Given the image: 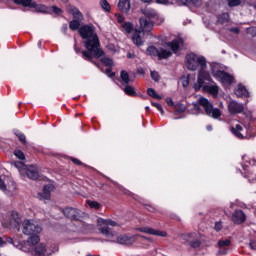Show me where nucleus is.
<instances>
[{"label": "nucleus", "instance_id": "nucleus-23", "mask_svg": "<svg viewBox=\"0 0 256 256\" xmlns=\"http://www.w3.org/2000/svg\"><path fill=\"white\" fill-rule=\"evenodd\" d=\"M234 93L237 97H249V91H247V88L241 84L236 87Z\"/></svg>", "mask_w": 256, "mask_h": 256}, {"label": "nucleus", "instance_id": "nucleus-64", "mask_svg": "<svg viewBox=\"0 0 256 256\" xmlns=\"http://www.w3.org/2000/svg\"><path fill=\"white\" fill-rule=\"evenodd\" d=\"M127 57H128L129 59H131V57H133V56L131 55V53H128V54H127Z\"/></svg>", "mask_w": 256, "mask_h": 256}, {"label": "nucleus", "instance_id": "nucleus-6", "mask_svg": "<svg viewBox=\"0 0 256 256\" xmlns=\"http://www.w3.org/2000/svg\"><path fill=\"white\" fill-rule=\"evenodd\" d=\"M98 225H106L100 229L102 235H105V237H115V232L111 230L109 227H117V222L111 220V219H103L99 218L97 221Z\"/></svg>", "mask_w": 256, "mask_h": 256}, {"label": "nucleus", "instance_id": "nucleus-33", "mask_svg": "<svg viewBox=\"0 0 256 256\" xmlns=\"http://www.w3.org/2000/svg\"><path fill=\"white\" fill-rule=\"evenodd\" d=\"M123 91L126 95H129L130 97H135V95H137V92H135V88L129 85H126Z\"/></svg>", "mask_w": 256, "mask_h": 256}, {"label": "nucleus", "instance_id": "nucleus-12", "mask_svg": "<svg viewBox=\"0 0 256 256\" xmlns=\"http://www.w3.org/2000/svg\"><path fill=\"white\" fill-rule=\"evenodd\" d=\"M228 111L232 113V115H237L239 113H243L245 111V106L241 103H238L235 100H232L228 104Z\"/></svg>", "mask_w": 256, "mask_h": 256}, {"label": "nucleus", "instance_id": "nucleus-7", "mask_svg": "<svg viewBox=\"0 0 256 256\" xmlns=\"http://www.w3.org/2000/svg\"><path fill=\"white\" fill-rule=\"evenodd\" d=\"M212 75L215 79H219L223 85H231V83L235 81V78L231 74L223 70H215L212 68Z\"/></svg>", "mask_w": 256, "mask_h": 256}, {"label": "nucleus", "instance_id": "nucleus-53", "mask_svg": "<svg viewBox=\"0 0 256 256\" xmlns=\"http://www.w3.org/2000/svg\"><path fill=\"white\" fill-rule=\"evenodd\" d=\"M160 5H169V0H156Z\"/></svg>", "mask_w": 256, "mask_h": 256}, {"label": "nucleus", "instance_id": "nucleus-47", "mask_svg": "<svg viewBox=\"0 0 256 256\" xmlns=\"http://www.w3.org/2000/svg\"><path fill=\"white\" fill-rule=\"evenodd\" d=\"M51 10L53 11V13H55L56 15H61V13H63V10L57 6H52Z\"/></svg>", "mask_w": 256, "mask_h": 256}, {"label": "nucleus", "instance_id": "nucleus-8", "mask_svg": "<svg viewBox=\"0 0 256 256\" xmlns=\"http://www.w3.org/2000/svg\"><path fill=\"white\" fill-rule=\"evenodd\" d=\"M180 239L193 249H197V247H200L201 245V241H199L197 234L195 233L180 234Z\"/></svg>", "mask_w": 256, "mask_h": 256}, {"label": "nucleus", "instance_id": "nucleus-27", "mask_svg": "<svg viewBox=\"0 0 256 256\" xmlns=\"http://www.w3.org/2000/svg\"><path fill=\"white\" fill-rule=\"evenodd\" d=\"M34 251L37 256H47V247L45 244H39L35 247Z\"/></svg>", "mask_w": 256, "mask_h": 256}, {"label": "nucleus", "instance_id": "nucleus-10", "mask_svg": "<svg viewBox=\"0 0 256 256\" xmlns=\"http://www.w3.org/2000/svg\"><path fill=\"white\" fill-rule=\"evenodd\" d=\"M0 191L6 193V195H15V191H17V186L15 182L11 180H7V183L0 178Z\"/></svg>", "mask_w": 256, "mask_h": 256}, {"label": "nucleus", "instance_id": "nucleus-48", "mask_svg": "<svg viewBox=\"0 0 256 256\" xmlns=\"http://www.w3.org/2000/svg\"><path fill=\"white\" fill-rule=\"evenodd\" d=\"M214 229H215V231H221V229H223V223H221V221L216 222Z\"/></svg>", "mask_w": 256, "mask_h": 256}, {"label": "nucleus", "instance_id": "nucleus-14", "mask_svg": "<svg viewBox=\"0 0 256 256\" xmlns=\"http://www.w3.org/2000/svg\"><path fill=\"white\" fill-rule=\"evenodd\" d=\"M153 29V21L148 18H140V30L142 33H149Z\"/></svg>", "mask_w": 256, "mask_h": 256}, {"label": "nucleus", "instance_id": "nucleus-54", "mask_svg": "<svg viewBox=\"0 0 256 256\" xmlns=\"http://www.w3.org/2000/svg\"><path fill=\"white\" fill-rule=\"evenodd\" d=\"M182 85H183V87H187V85H189V78H183Z\"/></svg>", "mask_w": 256, "mask_h": 256}, {"label": "nucleus", "instance_id": "nucleus-37", "mask_svg": "<svg viewBox=\"0 0 256 256\" xmlns=\"http://www.w3.org/2000/svg\"><path fill=\"white\" fill-rule=\"evenodd\" d=\"M16 5H22L23 7H29L32 0H13Z\"/></svg>", "mask_w": 256, "mask_h": 256}, {"label": "nucleus", "instance_id": "nucleus-16", "mask_svg": "<svg viewBox=\"0 0 256 256\" xmlns=\"http://www.w3.org/2000/svg\"><path fill=\"white\" fill-rule=\"evenodd\" d=\"M218 255H227L229 251V247H231V240L223 239L218 241Z\"/></svg>", "mask_w": 256, "mask_h": 256}, {"label": "nucleus", "instance_id": "nucleus-4", "mask_svg": "<svg viewBox=\"0 0 256 256\" xmlns=\"http://www.w3.org/2000/svg\"><path fill=\"white\" fill-rule=\"evenodd\" d=\"M192 105H193L195 111H201V107H203V109H204L206 115H208V117H213V119H219L221 117V110H219L218 108H214L213 104H211V102H209V99H207L205 97H200L198 99V103H193Z\"/></svg>", "mask_w": 256, "mask_h": 256}, {"label": "nucleus", "instance_id": "nucleus-51", "mask_svg": "<svg viewBox=\"0 0 256 256\" xmlns=\"http://www.w3.org/2000/svg\"><path fill=\"white\" fill-rule=\"evenodd\" d=\"M190 3H192V5H195L196 7H200L201 0H190Z\"/></svg>", "mask_w": 256, "mask_h": 256}, {"label": "nucleus", "instance_id": "nucleus-46", "mask_svg": "<svg viewBox=\"0 0 256 256\" xmlns=\"http://www.w3.org/2000/svg\"><path fill=\"white\" fill-rule=\"evenodd\" d=\"M153 107H155L156 109H158L161 113V115H165V111L163 110V107L161 106V104H157L155 102H152Z\"/></svg>", "mask_w": 256, "mask_h": 256}, {"label": "nucleus", "instance_id": "nucleus-59", "mask_svg": "<svg viewBox=\"0 0 256 256\" xmlns=\"http://www.w3.org/2000/svg\"><path fill=\"white\" fill-rule=\"evenodd\" d=\"M74 49H75L76 53H81V49L77 48V45H74Z\"/></svg>", "mask_w": 256, "mask_h": 256}, {"label": "nucleus", "instance_id": "nucleus-5", "mask_svg": "<svg viewBox=\"0 0 256 256\" xmlns=\"http://www.w3.org/2000/svg\"><path fill=\"white\" fill-rule=\"evenodd\" d=\"M41 231H43V229L35 220H25L22 223V233L24 235H37L41 233Z\"/></svg>", "mask_w": 256, "mask_h": 256}, {"label": "nucleus", "instance_id": "nucleus-30", "mask_svg": "<svg viewBox=\"0 0 256 256\" xmlns=\"http://www.w3.org/2000/svg\"><path fill=\"white\" fill-rule=\"evenodd\" d=\"M81 19H73L72 21H70L69 23V28L71 29V31H77V29H79V27H81Z\"/></svg>", "mask_w": 256, "mask_h": 256}, {"label": "nucleus", "instance_id": "nucleus-42", "mask_svg": "<svg viewBox=\"0 0 256 256\" xmlns=\"http://www.w3.org/2000/svg\"><path fill=\"white\" fill-rule=\"evenodd\" d=\"M15 157H17V159H20V161H25V153H23V151L21 150H16L14 152Z\"/></svg>", "mask_w": 256, "mask_h": 256}, {"label": "nucleus", "instance_id": "nucleus-55", "mask_svg": "<svg viewBox=\"0 0 256 256\" xmlns=\"http://www.w3.org/2000/svg\"><path fill=\"white\" fill-rule=\"evenodd\" d=\"M117 21L118 23H123L125 21V18H123V16L121 15H117Z\"/></svg>", "mask_w": 256, "mask_h": 256}, {"label": "nucleus", "instance_id": "nucleus-40", "mask_svg": "<svg viewBox=\"0 0 256 256\" xmlns=\"http://www.w3.org/2000/svg\"><path fill=\"white\" fill-rule=\"evenodd\" d=\"M139 238L141 239L140 243H142V245H149V243H153V240H151V238H147V237L142 236V235H139L138 239Z\"/></svg>", "mask_w": 256, "mask_h": 256}, {"label": "nucleus", "instance_id": "nucleus-49", "mask_svg": "<svg viewBox=\"0 0 256 256\" xmlns=\"http://www.w3.org/2000/svg\"><path fill=\"white\" fill-rule=\"evenodd\" d=\"M151 77H152L153 81H159V73L158 72L152 71Z\"/></svg>", "mask_w": 256, "mask_h": 256}, {"label": "nucleus", "instance_id": "nucleus-34", "mask_svg": "<svg viewBox=\"0 0 256 256\" xmlns=\"http://www.w3.org/2000/svg\"><path fill=\"white\" fill-rule=\"evenodd\" d=\"M14 167H16V169H19L22 175H25V171H27V166H25L23 162H20V161L14 162Z\"/></svg>", "mask_w": 256, "mask_h": 256}, {"label": "nucleus", "instance_id": "nucleus-28", "mask_svg": "<svg viewBox=\"0 0 256 256\" xmlns=\"http://www.w3.org/2000/svg\"><path fill=\"white\" fill-rule=\"evenodd\" d=\"M172 53L171 51L167 49L160 48L158 49V57L159 59H169L171 57Z\"/></svg>", "mask_w": 256, "mask_h": 256}, {"label": "nucleus", "instance_id": "nucleus-29", "mask_svg": "<svg viewBox=\"0 0 256 256\" xmlns=\"http://www.w3.org/2000/svg\"><path fill=\"white\" fill-rule=\"evenodd\" d=\"M39 241H40L39 236L36 235V234H32V235H30V237L28 238L27 243H28V245H29L30 247H33V246L37 245V244L39 243Z\"/></svg>", "mask_w": 256, "mask_h": 256}, {"label": "nucleus", "instance_id": "nucleus-57", "mask_svg": "<svg viewBox=\"0 0 256 256\" xmlns=\"http://www.w3.org/2000/svg\"><path fill=\"white\" fill-rule=\"evenodd\" d=\"M250 247L256 251V242H250Z\"/></svg>", "mask_w": 256, "mask_h": 256}, {"label": "nucleus", "instance_id": "nucleus-60", "mask_svg": "<svg viewBox=\"0 0 256 256\" xmlns=\"http://www.w3.org/2000/svg\"><path fill=\"white\" fill-rule=\"evenodd\" d=\"M62 31H64V33L67 31V24H64V25L62 26Z\"/></svg>", "mask_w": 256, "mask_h": 256}, {"label": "nucleus", "instance_id": "nucleus-24", "mask_svg": "<svg viewBox=\"0 0 256 256\" xmlns=\"http://www.w3.org/2000/svg\"><path fill=\"white\" fill-rule=\"evenodd\" d=\"M141 31L140 30H135L133 36H132V41L134 45L137 47H141L143 45V39H141Z\"/></svg>", "mask_w": 256, "mask_h": 256}, {"label": "nucleus", "instance_id": "nucleus-17", "mask_svg": "<svg viewBox=\"0 0 256 256\" xmlns=\"http://www.w3.org/2000/svg\"><path fill=\"white\" fill-rule=\"evenodd\" d=\"M54 187L51 184L44 186L42 192L38 193V197L40 201H48L51 199V191H53Z\"/></svg>", "mask_w": 256, "mask_h": 256}, {"label": "nucleus", "instance_id": "nucleus-15", "mask_svg": "<svg viewBox=\"0 0 256 256\" xmlns=\"http://www.w3.org/2000/svg\"><path fill=\"white\" fill-rule=\"evenodd\" d=\"M232 221L236 223V225H241V223H245L247 221V215L242 210H235L232 214Z\"/></svg>", "mask_w": 256, "mask_h": 256}, {"label": "nucleus", "instance_id": "nucleus-26", "mask_svg": "<svg viewBox=\"0 0 256 256\" xmlns=\"http://www.w3.org/2000/svg\"><path fill=\"white\" fill-rule=\"evenodd\" d=\"M28 7H32L33 9H36L38 13H47V6L37 4L35 1L31 0L30 5Z\"/></svg>", "mask_w": 256, "mask_h": 256}, {"label": "nucleus", "instance_id": "nucleus-3", "mask_svg": "<svg viewBox=\"0 0 256 256\" xmlns=\"http://www.w3.org/2000/svg\"><path fill=\"white\" fill-rule=\"evenodd\" d=\"M185 65L189 71H197L200 67L199 73H207V59L195 53L186 55Z\"/></svg>", "mask_w": 256, "mask_h": 256}, {"label": "nucleus", "instance_id": "nucleus-31", "mask_svg": "<svg viewBox=\"0 0 256 256\" xmlns=\"http://www.w3.org/2000/svg\"><path fill=\"white\" fill-rule=\"evenodd\" d=\"M120 77L123 83H125V85H129V83H133V80L129 78V73H127V71L125 70L121 71Z\"/></svg>", "mask_w": 256, "mask_h": 256}, {"label": "nucleus", "instance_id": "nucleus-39", "mask_svg": "<svg viewBox=\"0 0 256 256\" xmlns=\"http://www.w3.org/2000/svg\"><path fill=\"white\" fill-rule=\"evenodd\" d=\"M122 29H124L126 33H131V31H133V24H131V22H126L122 25Z\"/></svg>", "mask_w": 256, "mask_h": 256}, {"label": "nucleus", "instance_id": "nucleus-44", "mask_svg": "<svg viewBox=\"0 0 256 256\" xmlns=\"http://www.w3.org/2000/svg\"><path fill=\"white\" fill-rule=\"evenodd\" d=\"M229 7H239L241 0H228Z\"/></svg>", "mask_w": 256, "mask_h": 256}, {"label": "nucleus", "instance_id": "nucleus-38", "mask_svg": "<svg viewBox=\"0 0 256 256\" xmlns=\"http://www.w3.org/2000/svg\"><path fill=\"white\" fill-rule=\"evenodd\" d=\"M147 93L150 97H153L154 99H161V96L155 92V89L148 88Z\"/></svg>", "mask_w": 256, "mask_h": 256}, {"label": "nucleus", "instance_id": "nucleus-58", "mask_svg": "<svg viewBox=\"0 0 256 256\" xmlns=\"http://www.w3.org/2000/svg\"><path fill=\"white\" fill-rule=\"evenodd\" d=\"M231 31H232L233 33H236V34H237V33H239V28H232Z\"/></svg>", "mask_w": 256, "mask_h": 256}, {"label": "nucleus", "instance_id": "nucleus-21", "mask_svg": "<svg viewBox=\"0 0 256 256\" xmlns=\"http://www.w3.org/2000/svg\"><path fill=\"white\" fill-rule=\"evenodd\" d=\"M118 9L121 13H129L131 10V0H119Z\"/></svg>", "mask_w": 256, "mask_h": 256}, {"label": "nucleus", "instance_id": "nucleus-2", "mask_svg": "<svg viewBox=\"0 0 256 256\" xmlns=\"http://www.w3.org/2000/svg\"><path fill=\"white\" fill-rule=\"evenodd\" d=\"M194 89L195 91L203 89V91L210 93V95H214V97L219 95V86L213 82L209 72H201L198 74L197 83L194 84Z\"/></svg>", "mask_w": 256, "mask_h": 256}, {"label": "nucleus", "instance_id": "nucleus-63", "mask_svg": "<svg viewBox=\"0 0 256 256\" xmlns=\"http://www.w3.org/2000/svg\"><path fill=\"white\" fill-rule=\"evenodd\" d=\"M212 129H213L212 126H207V130H208V131H211Z\"/></svg>", "mask_w": 256, "mask_h": 256}, {"label": "nucleus", "instance_id": "nucleus-32", "mask_svg": "<svg viewBox=\"0 0 256 256\" xmlns=\"http://www.w3.org/2000/svg\"><path fill=\"white\" fill-rule=\"evenodd\" d=\"M187 111V107L184 104L178 103L175 105L174 115H181V113H185Z\"/></svg>", "mask_w": 256, "mask_h": 256}, {"label": "nucleus", "instance_id": "nucleus-22", "mask_svg": "<svg viewBox=\"0 0 256 256\" xmlns=\"http://www.w3.org/2000/svg\"><path fill=\"white\" fill-rule=\"evenodd\" d=\"M231 132L235 137H238V139H245L247 138V133L245 134L243 132V127L239 124H237L235 127H231Z\"/></svg>", "mask_w": 256, "mask_h": 256}, {"label": "nucleus", "instance_id": "nucleus-19", "mask_svg": "<svg viewBox=\"0 0 256 256\" xmlns=\"http://www.w3.org/2000/svg\"><path fill=\"white\" fill-rule=\"evenodd\" d=\"M24 174L33 181H37V179H39V171L35 168V166H28Z\"/></svg>", "mask_w": 256, "mask_h": 256}, {"label": "nucleus", "instance_id": "nucleus-13", "mask_svg": "<svg viewBox=\"0 0 256 256\" xmlns=\"http://www.w3.org/2000/svg\"><path fill=\"white\" fill-rule=\"evenodd\" d=\"M138 231H140V233H147L148 235H155L156 237H167V232L151 227H142L139 228Z\"/></svg>", "mask_w": 256, "mask_h": 256}, {"label": "nucleus", "instance_id": "nucleus-1", "mask_svg": "<svg viewBox=\"0 0 256 256\" xmlns=\"http://www.w3.org/2000/svg\"><path fill=\"white\" fill-rule=\"evenodd\" d=\"M79 33L82 39H87L85 41V48L87 51H82V57L86 61H93V57H95V59H100V57L105 55V52H103V49H101L99 37H97L95 29L92 26H81L79 28Z\"/></svg>", "mask_w": 256, "mask_h": 256}, {"label": "nucleus", "instance_id": "nucleus-11", "mask_svg": "<svg viewBox=\"0 0 256 256\" xmlns=\"http://www.w3.org/2000/svg\"><path fill=\"white\" fill-rule=\"evenodd\" d=\"M65 217H67L68 219H72L74 221H79V219H81L83 213L81 212V210L75 209V208H66L63 211Z\"/></svg>", "mask_w": 256, "mask_h": 256}, {"label": "nucleus", "instance_id": "nucleus-18", "mask_svg": "<svg viewBox=\"0 0 256 256\" xmlns=\"http://www.w3.org/2000/svg\"><path fill=\"white\" fill-rule=\"evenodd\" d=\"M66 11L67 13H69V15H72L73 19L83 20V13H81V11H79L77 7L73 5H68L66 7Z\"/></svg>", "mask_w": 256, "mask_h": 256}, {"label": "nucleus", "instance_id": "nucleus-43", "mask_svg": "<svg viewBox=\"0 0 256 256\" xmlns=\"http://www.w3.org/2000/svg\"><path fill=\"white\" fill-rule=\"evenodd\" d=\"M16 136L18 137L19 141H21V143L23 145L27 144V138L25 137V134H23V133H16Z\"/></svg>", "mask_w": 256, "mask_h": 256}, {"label": "nucleus", "instance_id": "nucleus-45", "mask_svg": "<svg viewBox=\"0 0 256 256\" xmlns=\"http://www.w3.org/2000/svg\"><path fill=\"white\" fill-rule=\"evenodd\" d=\"M101 61L106 67H112L113 65V60L110 58H102Z\"/></svg>", "mask_w": 256, "mask_h": 256}, {"label": "nucleus", "instance_id": "nucleus-41", "mask_svg": "<svg viewBox=\"0 0 256 256\" xmlns=\"http://www.w3.org/2000/svg\"><path fill=\"white\" fill-rule=\"evenodd\" d=\"M87 205H89V207H91V209H99L101 207V204H99V202L91 201V200L87 201Z\"/></svg>", "mask_w": 256, "mask_h": 256}, {"label": "nucleus", "instance_id": "nucleus-56", "mask_svg": "<svg viewBox=\"0 0 256 256\" xmlns=\"http://www.w3.org/2000/svg\"><path fill=\"white\" fill-rule=\"evenodd\" d=\"M106 73H107L108 77H114L115 76V73L111 72V69H107Z\"/></svg>", "mask_w": 256, "mask_h": 256}, {"label": "nucleus", "instance_id": "nucleus-36", "mask_svg": "<svg viewBox=\"0 0 256 256\" xmlns=\"http://www.w3.org/2000/svg\"><path fill=\"white\" fill-rule=\"evenodd\" d=\"M100 6L103 9V11H106V13H109L111 11V5L107 0L100 1Z\"/></svg>", "mask_w": 256, "mask_h": 256}, {"label": "nucleus", "instance_id": "nucleus-61", "mask_svg": "<svg viewBox=\"0 0 256 256\" xmlns=\"http://www.w3.org/2000/svg\"><path fill=\"white\" fill-rule=\"evenodd\" d=\"M143 3H151L153 0H141Z\"/></svg>", "mask_w": 256, "mask_h": 256}, {"label": "nucleus", "instance_id": "nucleus-62", "mask_svg": "<svg viewBox=\"0 0 256 256\" xmlns=\"http://www.w3.org/2000/svg\"><path fill=\"white\" fill-rule=\"evenodd\" d=\"M168 105H175V104L173 103V100H170V101L168 102Z\"/></svg>", "mask_w": 256, "mask_h": 256}, {"label": "nucleus", "instance_id": "nucleus-25", "mask_svg": "<svg viewBox=\"0 0 256 256\" xmlns=\"http://www.w3.org/2000/svg\"><path fill=\"white\" fill-rule=\"evenodd\" d=\"M143 15L150 19H155V17H158L157 11L153 8H145L142 10Z\"/></svg>", "mask_w": 256, "mask_h": 256}, {"label": "nucleus", "instance_id": "nucleus-20", "mask_svg": "<svg viewBox=\"0 0 256 256\" xmlns=\"http://www.w3.org/2000/svg\"><path fill=\"white\" fill-rule=\"evenodd\" d=\"M168 47L173 51V53H177L181 47H183V39L182 38H176L172 42H169Z\"/></svg>", "mask_w": 256, "mask_h": 256}, {"label": "nucleus", "instance_id": "nucleus-50", "mask_svg": "<svg viewBox=\"0 0 256 256\" xmlns=\"http://www.w3.org/2000/svg\"><path fill=\"white\" fill-rule=\"evenodd\" d=\"M191 3V0H180L178 2V5H184V6H187Z\"/></svg>", "mask_w": 256, "mask_h": 256}, {"label": "nucleus", "instance_id": "nucleus-52", "mask_svg": "<svg viewBox=\"0 0 256 256\" xmlns=\"http://www.w3.org/2000/svg\"><path fill=\"white\" fill-rule=\"evenodd\" d=\"M72 163H74L75 165H83V163L81 162V160L77 159V158H71Z\"/></svg>", "mask_w": 256, "mask_h": 256}, {"label": "nucleus", "instance_id": "nucleus-35", "mask_svg": "<svg viewBox=\"0 0 256 256\" xmlns=\"http://www.w3.org/2000/svg\"><path fill=\"white\" fill-rule=\"evenodd\" d=\"M147 55H151V57H159V49L154 46H150L147 49Z\"/></svg>", "mask_w": 256, "mask_h": 256}, {"label": "nucleus", "instance_id": "nucleus-9", "mask_svg": "<svg viewBox=\"0 0 256 256\" xmlns=\"http://www.w3.org/2000/svg\"><path fill=\"white\" fill-rule=\"evenodd\" d=\"M139 239V234L135 235H120L117 237V243L120 245H126L127 247H131L136 241Z\"/></svg>", "mask_w": 256, "mask_h": 256}]
</instances>
